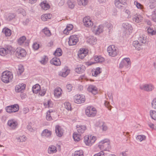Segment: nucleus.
I'll use <instances>...</instances> for the list:
<instances>
[{"mask_svg":"<svg viewBox=\"0 0 156 156\" xmlns=\"http://www.w3.org/2000/svg\"><path fill=\"white\" fill-rule=\"evenodd\" d=\"M13 77V75L11 72L6 71L2 73L1 79L3 82L7 83L12 80Z\"/></svg>","mask_w":156,"mask_h":156,"instance_id":"nucleus-1","label":"nucleus"},{"mask_svg":"<svg viewBox=\"0 0 156 156\" xmlns=\"http://www.w3.org/2000/svg\"><path fill=\"white\" fill-rule=\"evenodd\" d=\"M96 140V137L90 135H86L84 137V142L87 146H91Z\"/></svg>","mask_w":156,"mask_h":156,"instance_id":"nucleus-2","label":"nucleus"},{"mask_svg":"<svg viewBox=\"0 0 156 156\" xmlns=\"http://www.w3.org/2000/svg\"><path fill=\"white\" fill-rule=\"evenodd\" d=\"M107 51L109 55L112 57H115L119 53L118 48L113 45H110L108 47Z\"/></svg>","mask_w":156,"mask_h":156,"instance_id":"nucleus-3","label":"nucleus"},{"mask_svg":"<svg viewBox=\"0 0 156 156\" xmlns=\"http://www.w3.org/2000/svg\"><path fill=\"white\" fill-rule=\"evenodd\" d=\"M98 147L101 150L105 151H108L110 148L109 140L108 139H105L101 141Z\"/></svg>","mask_w":156,"mask_h":156,"instance_id":"nucleus-4","label":"nucleus"},{"mask_svg":"<svg viewBox=\"0 0 156 156\" xmlns=\"http://www.w3.org/2000/svg\"><path fill=\"white\" fill-rule=\"evenodd\" d=\"M86 114L89 117H94L97 113L96 108L92 107L89 106L85 110Z\"/></svg>","mask_w":156,"mask_h":156,"instance_id":"nucleus-5","label":"nucleus"},{"mask_svg":"<svg viewBox=\"0 0 156 156\" xmlns=\"http://www.w3.org/2000/svg\"><path fill=\"white\" fill-rule=\"evenodd\" d=\"M131 61L129 58H126L123 59L119 65V68L122 69L123 68H128L130 66Z\"/></svg>","mask_w":156,"mask_h":156,"instance_id":"nucleus-6","label":"nucleus"},{"mask_svg":"<svg viewBox=\"0 0 156 156\" xmlns=\"http://www.w3.org/2000/svg\"><path fill=\"white\" fill-rule=\"evenodd\" d=\"M139 88L142 90L146 92H150L154 90V87L151 84H145L140 85Z\"/></svg>","mask_w":156,"mask_h":156,"instance_id":"nucleus-7","label":"nucleus"},{"mask_svg":"<svg viewBox=\"0 0 156 156\" xmlns=\"http://www.w3.org/2000/svg\"><path fill=\"white\" fill-rule=\"evenodd\" d=\"M19 105L17 104H15L7 106L6 108V112L9 113L17 112L19 109Z\"/></svg>","mask_w":156,"mask_h":156,"instance_id":"nucleus-8","label":"nucleus"},{"mask_svg":"<svg viewBox=\"0 0 156 156\" xmlns=\"http://www.w3.org/2000/svg\"><path fill=\"white\" fill-rule=\"evenodd\" d=\"M74 102L77 104L83 103L85 101V96L83 94H77L74 97Z\"/></svg>","mask_w":156,"mask_h":156,"instance_id":"nucleus-9","label":"nucleus"},{"mask_svg":"<svg viewBox=\"0 0 156 156\" xmlns=\"http://www.w3.org/2000/svg\"><path fill=\"white\" fill-rule=\"evenodd\" d=\"M26 55L25 50L20 47L17 48L16 50V55L18 58L25 57Z\"/></svg>","mask_w":156,"mask_h":156,"instance_id":"nucleus-10","label":"nucleus"},{"mask_svg":"<svg viewBox=\"0 0 156 156\" xmlns=\"http://www.w3.org/2000/svg\"><path fill=\"white\" fill-rule=\"evenodd\" d=\"M78 41V38L76 35H72L69 38L68 44L70 46L74 45L76 44Z\"/></svg>","mask_w":156,"mask_h":156,"instance_id":"nucleus-11","label":"nucleus"},{"mask_svg":"<svg viewBox=\"0 0 156 156\" xmlns=\"http://www.w3.org/2000/svg\"><path fill=\"white\" fill-rule=\"evenodd\" d=\"M142 16L138 13H136L132 16V20L133 22L136 23H139L143 20Z\"/></svg>","mask_w":156,"mask_h":156,"instance_id":"nucleus-12","label":"nucleus"},{"mask_svg":"<svg viewBox=\"0 0 156 156\" xmlns=\"http://www.w3.org/2000/svg\"><path fill=\"white\" fill-rule=\"evenodd\" d=\"M7 125L10 128L14 129L17 127L18 123L15 119H11L8 121Z\"/></svg>","mask_w":156,"mask_h":156,"instance_id":"nucleus-13","label":"nucleus"},{"mask_svg":"<svg viewBox=\"0 0 156 156\" xmlns=\"http://www.w3.org/2000/svg\"><path fill=\"white\" fill-rule=\"evenodd\" d=\"M84 25L86 27H90L93 25V23L89 17H86L83 19Z\"/></svg>","mask_w":156,"mask_h":156,"instance_id":"nucleus-14","label":"nucleus"},{"mask_svg":"<svg viewBox=\"0 0 156 156\" xmlns=\"http://www.w3.org/2000/svg\"><path fill=\"white\" fill-rule=\"evenodd\" d=\"M126 0H115V4L117 8L122 9L123 5L126 3Z\"/></svg>","mask_w":156,"mask_h":156,"instance_id":"nucleus-15","label":"nucleus"},{"mask_svg":"<svg viewBox=\"0 0 156 156\" xmlns=\"http://www.w3.org/2000/svg\"><path fill=\"white\" fill-rule=\"evenodd\" d=\"M104 27L102 25H100L94 27L93 32L96 35H99L103 32Z\"/></svg>","mask_w":156,"mask_h":156,"instance_id":"nucleus-16","label":"nucleus"},{"mask_svg":"<svg viewBox=\"0 0 156 156\" xmlns=\"http://www.w3.org/2000/svg\"><path fill=\"white\" fill-rule=\"evenodd\" d=\"M70 72V70L67 67H65L62 71L59 72V74L62 77H66L69 74Z\"/></svg>","mask_w":156,"mask_h":156,"instance_id":"nucleus-17","label":"nucleus"},{"mask_svg":"<svg viewBox=\"0 0 156 156\" xmlns=\"http://www.w3.org/2000/svg\"><path fill=\"white\" fill-rule=\"evenodd\" d=\"M55 131L56 135L58 137H60L63 135L64 130L59 126H55Z\"/></svg>","mask_w":156,"mask_h":156,"instance_id":"nucleus-18","label":"nucleus"},{"mask_svg":"<svg viewBox=\"0 0 156 156\" xmlns=\"http://www.w3.org/2000/svg\"><path fill=\"white\" fill-rule=\"evenodd\" d=\"M52 134L51 132L48 129H45L43 130L41 134V136L45 138H50Z\"/></svg>","mask_w":156,"mask_h":156,"instance_id":"nucleus-19","label":"nucleus"},{"mask_svg":"<svg viewBox=\"0 0 156 156\" xmlns=\"http://www.w3.org/2000/svg\"><path fill=\"white\" fill-rule=\"evenodd\" d=\"M26 85L24 83L20 84L17 85L15 87V90L16 92H22L25 89Z\"/></svg>","mask_w":156,"mask_h":156,"instance_id":"nucleus-20","label":"nucleus"},{"mask_svg":"<svg viewBox=\"0 0 156 156\" xmlns=\"http://www.w3.org/2000/svg\"><path fill=\"white\" fill-rule=\"evenodd\" d=\"M87 51L85 49H80L78 52V56L81 59H83L87 55Z\"/></svg>","mask_w":156,"mask_h":156,"instance_id":"nucleus-21","label":"nucleus"},{"mask_svg":"<svg viewBox=\"0 0 156 156\" xmlns=\"http://www.w3.org/2000/svg\"><path fill=\"white\" fill-rule=\"evenodd\" d=\"M11 50L10 47L6 48H0V55L2 56H5Z\"/></svg>","mask_w":156,"mask_h":156,"instance_id":"nucleus-22","label":"nucleus"},{"mask_svg":"<svg viewBox=\"0 0 156 156\" xmlns=\"http://www.w3.org/2000/svg\"><path fill=\"white\" fill-rule=\"evenodd\" d=\"M97 125L103 131H106L108 129L106 124L104 122H98Z\"/></svg>","mask_w":156,"mask_h":156,"instance_id":"nucleus-23","label":"nucleus"},{"mask_svg":"<svg viewBox=\"0 0 156 156\" xmlns=\"http://www.w3.org/2000/svg\"><path fill=\"white\" fill-rule=\"evenodd\" d=\"M76 129L78 133L81 134L83 133L85 131L86 129V126L84 125H78L76 126Z\"/></svg>","mask_w":156,"mask_h":156,"instance_id":"nucleus-24","label":"nucleus"},{"mask_svg":"<svg viewBox=\"0 0 156 156\" xmlns=\"http://www.w3.org/2000/svg\"><path fill=\"white\" fill-rule=\"evenodd\" d=\"M48 151V154H53L56 153L57 151V150L56 146L51 145L49 146Z\"/></svg>","mask_w":156,"mask_h":156,"instance_id":"nucleus-25","label":"nucleus"},{"mask_svg":"<svg viewBox=\"0 0 156 156\" xmlns=\"http://www.w3.org/2000/svg\"><path fill=\"white\" fill-rule=\"evenodd\" d=\"M122 26L123 28L126 31V33L128 31L129 32H131L133 28L131 25L128 23H123L122 24Z\"/></svg>","mask_w":156,"mask_h":156,"instance_id":"nucleus-26","label":"nucleus"},{"mask_svg":"<svg viewBox=\"0 0 156 156\" xmlns=\"http://www.w3.org/2000/svg\"><path fill=\"white\" fill-rule=\"evenodd\" d=\"M26 39V37L25 36H23L20 37L18 40V44L20 45H27L28 43L25 42Z\"/></svg>","mask_w":156,"mask_h":156,"instance_id":"nucleus-27","label":"nucleus"},{"mask_svg":"<svg viewBox=\"0 0 156 156\" xmlns=\"http://www.w3.org/2000/svg\"><path fill=\"white\" fill-rule=\"evenodd\" d=\"M87 90L90 92H91L93 94H95L97 93V89L94 86L90 85L87 88Z\"/></svg>","mask_w":156,"mask_h":156,"instance_id":"nucleus-28","label":"nucleus"},{"mask_svg":"<svg viewBox=\"0 0 156 156\" xmlns=\"http://www.w3.org/2000/svg\"><path fill=\"white\" fill-rule=\"evenodd\" d=\"M50 63L56 66H59L61 64L60 59L57 58H53L50 61Z\"/></svg>","mask_w":156,"mask_h":156,"instance_id":"nucleus-29","label":"nucleus"},{"mask_svg":"<svg viewBox=\"0 0 156 156\" xmlns=\"http://www.w3.org/2000/svg\"><path fill=\"white\" fill-rule=\"evenodd\" d=\"M87 41L90 44L94 45L96 43L97 39L94 36H90L88 37Z\"/></svg>","mask_w":156,"mask_h":156,"instance_id":"nucleus-30","label":"nucleus"},{"mask_svg":"<svg viewBox=\"0 0 156 156\" xmlns=\"http://www.w3.org/2000/svg\"><path fill=\"white\" fill-rule=\"evenodd\" d=\"M27 139V138L26 136L24 135L18 136L16 138V139L18 142H25L26 141Z\"/></svg>","mask_w":156,"mask_h":156,"instance_id":"nucleus-31","label":"nucleus"},{"mask_svg":"<svg viewBox=\"0 0 156 156\" xmlns=\"http://www.w3.org/2000/svg\"><path fill=\"white\" fill-rule=\"evenodd\" d=\"M40 5L41 8L45 10H47L50 7V6L46 1H44L41 2Z\"/></svg>","mask_w":156,"mask_h":156,"instance_id":"nucleus-32","label":"nucleus"},{"mask_svg":"<svg viewBox=\"0 0 156 156\" xmlns=\"http://www.w3.org/2000/svg\"><path fill=\"white\" fill-rule=\"evenodd\" d=\"M62 92V90L61 88L58 87L55 88L54 92V96L57 98L59 97L61 95Z\"/></svg>","mask_w":156,"mask_h":156,"instance_id":"nucleus-33","label":"nucleus"},{"mask_svg":"<svg viewBox=\"0 0 156 156\" xmlns=\"http://www.w3.org/2000/svg\"><path fill=\"white\" fill-rule=\"evenodd\" d=\"M85 68L83 66H77L75 69V71L78 73H82L85 70Z\"/></svg>","mask_w":156,"mask_h":156,"instance_id":"nucleus-34","label":"nucleus"},{"mask_svg":"<svg viewBox=\"0 0 156 156\" xmlns=\"http://www.w3.org/2000/svg\"><path fill=\"white\" fill-rule=\"evenodd\" d=\"M41 89L40 85L38 84H36L33 86L32 87V90L34 93L35 94L37 93Z\"/></svg>","mask_w":156,"mask_h":156,"instance_id":"nucleus-35","label":"nucleus"},{"mask_svg":"<svg viewBox=\"0 0 156 156\" xmlns=\"http://www.w3.org/2000/svg\"><path fill=\"white\" fill-rule=\"evenodd\" d=\"M101 72V71L100 70V69L99 67H98L96 69H93L92 71V75L95 76H96Z\"/></svg>","mask_w":156,"mask_h":156,"instance_id":"nucleus-36","label":"nucleus"},{"mask_svg":"<svg viewBox=\"0 0 156 156\" xmlns=\"http://www.w3.org/2000/svg\"><path fill=\"white\" fill-rule=\"evenodd\" d=\"M81 134L77 132H75L73 135V138L75 141H79L80 140V136Z\"/></svg>","mask_w":156,"mask_h":156,"instance_id":"nucleus-37","label":"nucleus"},{"mask_svg":"<svg viewBox=\"0 0 156 156\" xmlns=\"http://www.w3.org/2000/svg\"><path fill=\"white\" fill-rule=\"evenodd\" d=\"M2 32L6 36H10L11 34V30L8 28L3 29Z\"/></svg>","mask_w":156,"mask_h":156,"instance_id":"nucleus-38","label":"nucleus"},{"mask_svg":"<svg viewBox=\"0 0 156 156\" xmlns=\"http://www.w3.org/2000/svg\"><path fill=\"white\" fill-rule=\"evenodd\" d=\"M48 60V58L46 56H44L41 58V59L40 61V62L43 65L46 64Z\"/></svg>","mask_w":156,"mask_h":156,"instance_id":"nucleus-39","label":"nucleus"},{"mask_svg":"<svg viewBox=\"0 0 156 156\" xmlns=\"http://www.w3.org/2000/svg\"><path fill=\"white\" fill-rule=\"evenodd\" d=\"M78 4L80 5L85 6L88 3V0H77Z\"/></svg>","mask_w":156,"mask_h":156,"instance_id":"nucleus-40","label":"nucleus"},{"mask_svg":"<svg viewBox=\"0 0 156 156\" xmlns=\"http://www.w3.org/2000/svg\"><path fill=\"white\" fill-rule=\"evenodd\" d=\"M72 156H83V152L82 150L76 151L73 154Z\"/></svg>","mask_w":156,"mask_h":156,"instance_id":"nucleus-41","label":"nucleus"},{"mask_svg":"<svg viewBox=\"0 0 156 156\" xmlns=\"http://www.w3.org/2000/svg\"><path fill=\"white\" fill-rule=\"evenodd\" d=\"M150 7L151 9H153L156 7V0H149Z\"/></svg>","mask_w":156,"mask_h":156,"instance_id":"nucleus-42","label":"nucleus"},{"mask_svg":"<svg viewBox=\"0 0 156 156\" xmlns=\"http://www.w3.org/2000/svg\"><path fill=\"white\" fill-rule=\"evenodd\" d=\"M149 113L150 116L152 119L154 120H156V111L151 110Z\"/></svg>","mask_w":156,"mask_h":156,"instance_id":"nucleus-43","label":"nucleus"},{"mask_svg":"<svg viewBox=\"0 0 156 156\" xmlns=\"http://www.w3.org/2000/svg\"><path fill=\"white\" fill-rule=\"evenodd\" d=\"M151 120L148 121V125L152 130H155L156 129V126L154 125V123Z\"/></svg>","mask_w":156,"mask_h":156,"instance_id":"nucleus-44","label":"nucleus"},{"mask_svg":"<svg viewBox=\"0 0 156 156\" xmlns=\"http://www.w3.org/2000/svg\"><path fill=\"white\" fill-rule=\"evenodd\" d=\"M67 4L69 8L73 9L75 6V2L73 0H69L67 1Z\"/></svg>","mask_w":156,"mask_h":156,"instance_id":"nucleus-45","label":"nucleus"},{"mask_svg":"<svg viewBox=\"0 0 156 156\" xmlns=\"http://www.w3.org/2000/svg\"><path fill=\"white\" fill-rule=\"evenodd\" d=\"M42 32L47 36L49 37L51 35L50 30L48 28H45L42 30Z\"/></svg>","mask_w":156,"mask_h":156,"instance_id":"nucleus-46","label":"nucleus"},{"mask_svg":"<svg viewBox=\"0 0 156 156\" xmlns=\"http://www.w3.org/2000/svg\"><path fill=\"white\" fill-rule=\"evenodd\" d=\"M62 51L59 48H57L54 52V55L57 56H60L62 55Z\"/></svg>","mask_w":156,"mask_h":156,"instance_id":"nucleus-47","label":"nucleus"},{"mask_svg":"<svg viewBox=\"0 0 156 156\" xmlns=\"http://www.w3.org/2000/svg\"><path fill=\"white\" fill-rule=\"evenodd\" d=\"M138 40L139 42L142 44H145L147 41L146 38L143 36L139 37Z\"/></svg>","mask_w":156,"mask_h":156,"instance_id":"nucleus-48","label":"nucleus"},{"mask_svg":"<svg viewBox=\"0 0 156 156\" xmlns=\"http://www.w3.org/2000/svg\"><path fill=\"white\" fill-rule=\"evenodd\" d=\"M94 60L96 62H101L104 61V58L100 56H98L95 57L94 58Z\"/></svg>","mask_w":156,"mask_h":156,"instance_id":"nucleus-49","label":"nucleus"},{"mask_svg":"<svg viewBox=\"0 0 156 156\" xmlns=\"http://www.w3.org/2000/svg\"><path fill=\"white\" fill-rule=\"evenodd\" d=\"M44 105L45 108L51 107L53 106L52 102L50 101H47L44 102Z\"/></svg>","mask_w":156,"mask_h":156,"instance_id":"nucleus-50","label":"nucleus"},{"mask_svg":"<svg viewBox=\"0 0 156 156\" xmlns=\"http://www.w3.org/2000/svg\"><path fill=\"white\" fill-rule=\"evenodd\" d=\"M24 71L23 66L22 65H19L17 70L18 73L21 75Z\"/></svg>","mask_w":156,"mask_h":156,"instance_id":"nucleus-51","label":"nucleus"},{"mask_svg":"<svg viewBox=\"0 0 156 156\" xmlns=\"http://www.w3.org/2000/svg\"><path fill=\"white\" fill-rule=\"evenodd\" d=\"M146 136L143 135H139L137 136L136 139L141 142L146 139Z\"/></svg>","mask_w":156,"mask_h":156,"instance_id":"nucleus-52","label":"nucleus"},{"mask_svg":"<svg viewBox=\"0 0 156 156\" xmlns=\"http://www.w3.org/2000/svg\"><path fill=\"white\" fill-rule=\"evenodd\" d=\"M65 108L68 111L72 110L71 104L69 102H66L64 103Z\"/></svg>","mask_w":156,"mask_h":156,"instance_id":"nucleus-53","label":"nucleus"},{"mask_svg":"<svg viewBox=\"0 0 156 156\" xmlns=\"http://www.w3.org/2000/svg\"><path fill=\"white\" fill-rule=\"evenodd\" d=\"M151 16L152 20L156 23V9L152 12Z\"/></svg>","mask_w":156,"mask_h":156,"instance_id":"nucleus-54","label":"nucleus"},{"mask_svg":"<svg viewBox=\"0 0 156 156\" xmlns=\"http://www.w3.org/2000/svg\"><path fill=\"white\" fill-rule=\"evenodd\" d=\"M148 33L151 35H154L156 33V32L152 28L149 27L147 29Z\"/></svg>","mask_w":156,"mask_h":156,"instance_id":"nucleus-55","label":"nucleus"},{"mask_svg":"<svg viewBox=\"0 0 156 156\" xmlns=\"http://www.w3.org/2000/svg\"><path fill=\"white\" fill-rule=\"evenodd\" d=\"M134 3L137 8L140 9H142L143 8V6L141 4L138 2L137 1H135Z\"/></svg>","mask_w":156,"mask_h":156,"instance_id":"nucleus-56","label":"nucleus"},{"mask_svg":"<svg viewBox=\"0 0 156 156\" xmlns=\"http://www.w3.org/2000/svg\"><path fill=\"white\" fill-rule=\"evenodd\" d=\"M51 112L50 111H48L47 113V115H46V119L48 121H50L52 120V118L51 117L50 114Z\"/></svg>","mask_w":156,"mask_h":156,"instance_id":"nucleus-57","label":"nucleus"},{"mask_svg":"<svg viewBox=\"0 0 156 156\" xmlns=\"http://www.w3.org/2000/svg\"><path fill=\"white\" fill-rule=\"evenodd\" d=\"M151 106L153 109L156 110V98H154L152 100L151 102Z\"/></svg>","mask_w":156,"mask_h":156,"instance_id":"nucleus-58","label":"nucleus"},{"mask_svg":"<svg viewBox=\"0 0 156 156\" xmlns=\"http://www.w3.org/2000/svg\"><path fill=\"white\" fill-rule=\"evenodd\" d=\"M17 12L19 13H20L22 14L23 16H24L26 15L24 10L21 8H20L18 9L17 10Z\"/></svg>","mask_w":156,"mask_h":156,"instance_id":"nucleus-59","label":"nucleus"},{"mask_svg":"<svg viewBox=\"0 0 156 156\" xmlns=\"http://www.w3.org/2000/svg\"><path fill=\"white\" fill-rule=\"evenodd\" d=\"M104 105L109 110H111L112 106L110 105L109 103L108 102L105 101Z\"/></svg>","mask_w":156,"mask_h":156,"instance_id":"nucleus-60","label":"nucleus"},{"mask_svg":"<svg viewBox=\"0 0 156 156\" xmlns=\"http://www.w3.org/2000/svg\"><path fill=\"white\" fill-rule=\"evenodd\" d=\"M39 47V44L37 43H34L33 45V48L35 50H37Z\"/></svg>","mask_w":156,"mask_h":156,"instance_id":"nucleus-61","label":"nucleus"},{"mask_svg":"<svg viewBox=\"0 0 156 156\" xmlns=\"http://www.w3.org/2000/svg\"><path fill=\"white\" fill-rule=\"evenodd\" d=\"M126 14H127V17L128 18H130L131 17V15L130 11L128 9L126 10L125 11Z\"/></svg>","mask_w":156,"mask_h":156,"instance_id":"nucleus-62","label":"nucleus"},{"mask_svg":"<svg viewBox=\"0 0 156 156\" xmlns=\"http://www.w3.org/2000/svg\"><path fill=\"white\" fill-rule=\"evenodd\" d=\"M73 28V26L71 24H68L67 25L66 28L67 30L70 31Z\"/></svg>","mask_w":156,"mask_h":156,"instance_id":"nucleus-63","label":"nucleus"},{"mask_svg":"<svg viewBox=\"0 0 156 156\" xmlns=\"http://www.w3.org/2000/svg\"><path fill=\"white\" fill-rule=\"evenodd\" d=\"M105 153L103 151H101L100 152L95 154L94 156H104Z\"/></svg>","mask_w":156,"mask_h":156,"instance_id":"nucleus-64","label":"nucleus"}]
</instances>
